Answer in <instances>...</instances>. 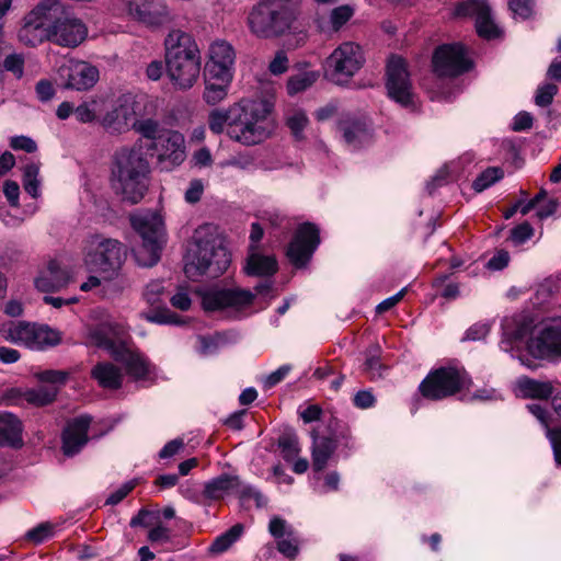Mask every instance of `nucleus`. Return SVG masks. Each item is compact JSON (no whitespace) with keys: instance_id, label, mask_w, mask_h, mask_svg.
Wrapping results in <instances>:
<instances>
[{"instance_id":"obj_54","label":"nucleus","mask_w":561,"mask_h":561,"mask_svg":"<svg viewBox=\"0 0 561 561\" xmlns=\"http://www.w3.org/2000/svg\"><path fill=\"white\" fill-rule=\"evenodd\" d=\"M254 165V158L249 153H239L221 162V167H232L240 170H250Z\"/></svg>"},{"instance_id":"obj_58","label":"nucleus","mask_w":561,"mask_h":561,"mask_svg":"<svg viewBox=\"0 0 561 561\" xmlns=\"http://www.w3.org/2000/svg\"><path fill=\"white\" fill-rule=\"evenodd\" d=\"M171 305L182 311H186L191 308L192 299L186 289L180 288L170 299Z\"/></svg>"},{"instance_id":"obj_7","label":"nucleus","mask_w":561,"mask_h":561,"mask_svg":"<svg viewBox=\"0 0 561 561\" xmlns=\"http://www.w3.org/2000/svg\"><path fill=\"white\" fill-rule=\"evenodd\" d=\"M300 0H261L251 10V32L261 38L278 37L291 28L299 13Z\"/></svg>"},{"instance_id":"obj_25","label":"nucleus","mask_w":561,"mask_h":561,"mask_svg":"<svg viewBox=\"0 0 561 561\" xmlns=\"http://www.w3.org/2000/svg\"><path fill=\"white\" fill-rule=\"evenodd\" d=\"M61 71L66 87L78 91L91 89L99 80V69L87 61H71Z\"/></svg>"},{"instance_id":"obj_39","label":"nucleus","mask_w":561,"mask_h":561,"mask_svg":"<svg viewBox=\"0 0 561 561\" xmlns=\"http://www.w3.org/2000/svg\"><path fill=\"white\" fill-rule=\"evenodd\" d=\"M39 165L37 163H28L23 169V187L33 198H37L41 194Z\"/></svg>"},{"instance_id":"obj_57","label":"nucleus","mask_w":561,"mask_h":561,"mask_svg":"<svg viewBox=\"0 0 561 561\" xmlns=\"http://www.w3.org/2000/svg\"><path fill=\"white\" fill-rule=\"evenodd\" d=\"M291 365L285 364L278 367L275 371L271 373L264 380V387L266 389H271L278 385L280 381L285 379V377L290 373Z\"/></svg>"},{"instance_id":"obj_35","label":"nucleus","mask_w":561,"mask_h":561,"mask_svg":"<svg viewBox=\"0 0 561 561\" xmlns=\"http://www.w3.org/2000/svg\"><path fill=\"white\" fill-rule=\"evenodd\" d=\"M277 446L285 461H294L300 453L299 442L293 430H285L278 437Z\"/></svg>"},{"instance_id":"obj_48","label":"nucleus","mask_w":561,"mask_h":561,"mask_svg":"<svg viewBox=\"0 0 561 561\" xmlns=\"http://www.w3.org/2000/svg\"><path fill=\"white\" fill-rule=\"evenodd\" d=\"M354 14V9L348 5H340L331 11L330 22L334 31H339Z\"/></svg>"},{"instance_id":"obj_50","label":"nucleus","mask_w":561,"mask_h":561,"mask_svg":"<svg viewBox=\"0 0 561 561\" xmlns=\"http://www.w3.org/2000/svg\"><path fill=\"white\" fill-rule=\"evenodd\" d=\"M557 93L558 87L553 83L539 85L535 95V104L540 107H546L552 103Z\"/></svg>"},{"instance_id":"obj_59","label":"nucleus","mask_w":561,"mask_h":561,"mask_svg":"<svg viewBox=\"0 0 561 561\" xmlns=\"http://www.w3.org/2000/svg\"><path fill=\"white\" fill-rule=\"evenodd\" d=\"M10 146L14 150H23L25 152H34L37 149L36 142L26 136H15L11 138Z\"/></svg>"},{"instance_id":"obj_46","label":"nucleus","mask_w":561,"mask_h":561,"mask_svg":"<svg viewBox=\"0 0 561 561\" xmlns=\"http://www.w3.org/2000/svg\"><path fill=\"white\" fill-rule=\"evenodd\" d=\"M145 318L147 321L157 324L181 325L184 323V321L179 314L169 309L152 310L150 312L145 313Z\"/></svg>"},{"instance_id":"obj_16","label":"nucleus","mask_w":561,"mask_h":561,"mask_svg":"<svg viewBox=\"0 0 561 561\" xmlns=\"http://www.w3.org/2000/svg\"><path fill=\"white\" fill-rule=\"evenodd\" d=\"M433 69L438 77H457L468 71L472 62L459 43L438 46L433 55Z\"/></svg>"},{"instance_id":"obj_62","label":"nucleus","mask_w":561,"mask_h":561,"mask_svg":"<svg viewBox=\"0 0 561 561\" xmlns=\"http://www.w3.org/2000/svg\"><path fill=\"white\" fill-rule=\"evenodd\" d=\"M288 68V58L285 51L279 50L276 53L274 59L270 62L268 70L271 73L278 76L284 73Z\"/></svg>"},{"instance_id":"obj_1","label":"nucleus","mask_w":561,"mask_h":561,"mask_svg":"<svg viewBox=\"0 0 561 561\" xmlns=\"http://www.w3.org/2000/svg\"><path fill=\"white\" fill-rule=\"evenodd\" d=\"M523 345L534 359L561 362V317L546 319L537 325L526 318L506 322L500 348L531 367V360L523 355Z\"/></svg>"},{"instance_id":"obj_33","label":"nucleus","mask_w":561,"mask_h":561,"mask_svg":"<svg viewBox=\"0 0 561 561\" xmlns=\"http://www.w3.org/2000/svg\"><path fill=\"white\" fill-rule=\"evenodd\" d=\"M277 268L278 265L275 256L263 255L259 253L257 250H253V247L250 249L244 266V271L248 275L272 276L277 272Z\"/></svg>"},{"instance_id":"obj_13","label":"nucleus","mask_w":561,"mask_h":561,"mask_svg":"<svg viewBox=\"0 0 561 561\" xmlns=\"http://www.w3.org/2000/svg\"><path fill=\"white\" fill-rule=\"evenodd\" d=\"M471 379L465 370L454 367H440L431 371L420 383L421 394L430 400H443L463 389H468Z\"/></svg>"},{"instance_id":"obj_56","label":"nucleus","mask_w":561,"mask_h":561,"mask_svg":"<svg viewBox=\"0 0 561 561\" xmlns=\"http://www.w3.org/2000/svg\"><path fill=\"white\" fill-rule=\"evenodd\" d=\"M185 448V443L183 438H174L168 442L163 448L159 451L160 459H170L173 456L178 455Z\"/></svg>"},{"instance_id":"obj_47","label":"nucleus","mask_w":561,"mask_h":561,"mask_svg":"<svg viewBox=\"0 0 561 561\" xmlns=\"http://www.w3.org/2000/svg\"><path fill=\"white\" fill-rule=\"evenodd\" d=\"M35 377L39 382L50 383L49 387H56L59 390V387L66 383L69 373L65 370L47 369L36 373Z\"/></svg>"},{"instance_id":"obj_15","label":"nucleus","mask_w":561,"mask_h":561,"mask_svg":"<svg viewBox=\"0 0 561 561\" xmlns=\"http://www.w3.org/2000/svg\"><path fill=\"white\" fill-rule=\"evenodd\" d=\"M242 501L254 500L257 507L266 505V497L254 486L244 483L238 476L222 473L204 484L202 496L206 501H220L229 495Z\"/></svg>"},{"instance_id":"obj_10","label":"nucleus","mask_w":561,"mask_h":561,"mask_svg":"<svg viewBox=\"0 0 561 561\" xmlns=\"http://www.w3.org/2000/svg\"><path fill=\"white\" fill-rule=\"evenodd\" d=\"M1 333L5 341L33 351H45L61 342L59 331L36 322H10L2 327Z\"/></svg>"},{"instance_id":"obj_55","label":"nucleus","mask_w":561,"mask_h":561,"mask_svg":"<svg viewBox=\"0 0 561 561\" xmlns=\"http://www.w3.org/2000/svg\"><path fill=\"white\" fill-rule=\"evenodd\" d=\"M135 486V481L125 482L117 490H115L107 496L105 504L117 505L134 490Z\"/></svg>"},{"instance_id":"obj_37","label":"nucleus","mask_w":561,"mask_h":561,"mask_svg":"<svg viewBox=\"0 0 561 561\" xmlns=\"http://www.w3.org/2000/svg\"><path fill=\"white\" fill-rule=\"evenodd\" d=\"M57 393L58 389L56 387L39 386L37 388L27 389L23 393V398L30 404L44 407L51 403L56 399Z\"/></svg>"},{"instance_id":"obj_31","label":"nucleus","mask_w":561,"mask_h":561,"mask_svg":"<svg viewBox=\"0 0 561 561\" xmlns=\"http://www.w3.org/2000/svg\"><path fill=\"white\" fill-rule=\"evenodd\" d=\"M516 393L522 398L545 400L552 396L553 386L550 381H541L523 376L516 380Z\"/></svg>"},{"instance_id":"obj_8","label":"nucleus","mask_w":561,"mask_h":561,"mask_svg":"<svg viewBox=\"0 0 561 561\" xmlns=\"http://www.w3.org/2000/svg\"><path fill=\"white\" fill-rule=\"evenodd\" d=\"M133 228L142 239V244L135 251L138 265L151 267L158 263L165 242L162 217L157 211H139L130 217Z\"/></svg>"},{"instance_id":"obj_44","label":"nucleus","mask_w":561,"mask_h":561,"mask_svg":"<svg viewBox=\"0 0 561 561\" xmlns=\"http://www.w3.org/2000/svg\"><path fill=\"white\" fill-rule=\"evenodd\" d=\"M231 82L206 83L203 93L204 101L209 105H216L224 101L228 95V89Z\"/></svg>"},{"instance_id":"obj_14","label":"nucleus","mask_w":561,"mask_h":561,"mask_svg":"<svg viewBox=\"0 0 561 561\" xmlns=\"http://www.w3.org/2000/svg\"><path fill=\"white\" fill-rule=\"evenodd\" d=\"M50 11V43L76 48L88 37L87 24L73 12L55 7Z\"/></svg>"},{"instance_id":"obj_34","label":"nucleus","mask_w":561,"mask_h":561,"mask_svg":"<svg viewBox=\"0 0 561 561\" xmlns=\"http://www.w3.org/2000/svg\"><path fill=\"white\" fill-rule=\"evenodd\" d=\"M336 448L335 440L327 436L313 435L312 465L316 471H322Z\"/></svg>"},{"instance_id":"obj_11","label":"nucleus","mask_w":561,"mask_h":561,"mask_svg":"<svg viewBox=\"0 0 561 561\" xmlns=\"http://www.w3.org/2000/svg\"><path fill=\"white\" fill-rule=\"evenodd\" d=\"M203 309L207 312H225L228 317L238 318L249 308L254 294L239 287L214 286L201 294Z\"/></svg>"},{"instance_id":"obj_17","label":"nucleus","mask_w":561,"mask_h":561,"mask_svg":"<svg viewBox=\"0 0 561 561\" xmlns=\"http://www.w3.org/2000/svg\"><path fill=\"white\" fill-rule=\"evenodd\" d=\"M236 50L226 39H216L208 47L206 70L209 78L219 82H231L234 75Z\"/></svg>"},{"instance_id":"obj_23","label":"nucleus","mask_w":561,"mask_h":561,"mask_svg":"<svg viewBox=\"0 0 561 561\" xmlns=\"http://www.w3.org/2000/svg\"><path fill=\"white\" fill-rule=\"evenodd\" d=\"M136 122L135 102L129 96H121L102 118V126L110 133H125Z\"/></svg>"},{"instance_id":"obj_27","label":"nucleus","mask_w":561,"mask_h":561,"mask_svg":"<svg viewBox=\"0 0 561 561\" xmlns=\"http://www.w3.org/2000/svg\"><path fill=\"white\" fill-rule=\"evenodd\" d=\"M69 279V271L62 267L58 261L51 260L48 262L47 266L39 272L34 284L38 290L50 293L65 287Z\"/></svg>"},{"instance_id":"obj_52","label":"nucleus","mask_w":561,"mask_h":561,"mask_svg":"<svg viewBox=\"0 0 561 561\" xmlns=\"http://www.w3.org/2000/svg\"><path fill=\"white\" fill-rule=\"evenodd\" d=\"M163 293L164 286L162 280L154 279L146 285L144 298L149 305L153 306L161 301V296L163 295Z\"/></svg>"},{"instance_id":"obj_29","label":"nucleus","mask_w":561,"mask_h":561,"mask_svg":"<svg viewBox=\"0 0 561 561\" xmlns=\"http://www.w3.org/2000/svg\"><path fill=\"white\" fill-rule=\"evenodd\" d=\"M22 422L10 412H0V447L14 449L23 446Z\"/></svg>"},{"instance_id":"obj_42","label":"nucleus","mask_w":561,"mask_h":561,"mask_svg":"<svg viewBox=\"0 0 561 561\" xmlns=\"http://www.w3.org/2000/svg\"><path fill=\"white\" fill-rule=\"evenodd\" d=\"M308 124H309L308 116L305 113V111H302V110L294 111L286 118V125L290 129V131L296 140L305 139L304 130L306 129Z\"/></svg>"},{"instance_id":"obj_64","label":"nucleus","mask_w":561,"mask_h":561,"mask_svg":"<svg viewBox=\"0 0 561 561\" xmlns=\"http://www.w3.org/2000/svg\"><path fill=\"white\" fill-rule=\"evenodd\" d=\"M510 254L505 250L497 251L488 262V267L493 271H501L507 266Z\"/></svg>"},{"instance_id":"obj_30","label":"nucleus","mask_w":561,"mask_h":561,"mask_svg":"<svg viewBox=\"0 0 561 561\" xmlns=\"http://www.w3.org/2000/svg\"><path fill=\"white\" fill-rule=\"evenodd\" d=\"M91 377L103 389L117 390L123 385L121 368L110 362H100L91 369Z\"/></svg>"},{"instance_id":"obj_49","label":"nucleus","mask_w":561,"mask_h":561,"mask_svg":"<svg viewBox=\"0 0 561 561\" xmlns=\"http://www.w3.org/2000/svg\"><path fill=\"white\" fill-rule=\"evenodd\" d=\"M54 535V525L50 523H41L25 534V538L35 545H39Z\"/></svg>"},{"instance_id":"obj_61","label":"nucleus","mask_w":561,"mask_h":561,"mask_svg":"<svg viewBox=\"0 0 561 561\" xmlns=\"http://www.w3.org/2000/svg\"><path fill=\"white\" fill-rule=\"evenodd\" d=\"M376 399L371 391L360 390L355 393L353 404L358 409H369L375 405Z\"/></svg>"},{"instance_id":"obj_5","label":"nucleus","mask_w":561,"mask_h":561,"mask_svg":"<svg viewBox=\"0 0 561 561\" xmlns=\"http://www.w3.org/2000/svg\"><path fill=\"white\" fill-rule=\"evenodd\" d=\"M271 110L266 101L243 99L232 104L228 136L244 146H254L264 141L271 134L268 123Z\"/></svg>"},{"instance_id":"obj_12","label":"nucleus","mask_w":561,"mask_h":561,"mask_svg":"<svg viewBox=\"0 0 561 561\" xmlns=\"http://www.w3.org/2000/svg\"><path fill=\"white\" fill-rule=\"evenodd\" d=\"M364 64L363 48L354 42H344L327 58L324 75L330 81L344 84L359 71Z\"/></svg>"},{"instance_id":"obj_24","label":"nucleus","mask_w":561,"mask_h":561,"mask_svg":"<svg viewBox=\"0 0 561 561\" xmlns=\"http://www.w3.org/2000/svg\"><path fill=\"white\" fill-rule=\"evenodd\" d=\"M270 534L276 539L277 550L286 558L294 559L299 553L300 538L284 518L274 516L268 524Z\"/></svg>"},{"instance_id":"obj_21","label":"nucleus","mask_w":561,"mask_h":561,"mask_svg":"<svg viewBox=\"0 0 561 561\" xmlns=\"http://www.w3.org/2000/svg\"><path fill=\"white\" fill-rule=\"evenodd\" d=\"M320 243L319 229L310 222L302 224L288 244L287 256L296 267H304Z\"/></svg>"},{"instance_id":"obj_22","label":"nucleus","mask_w":561,"mask_h":561,"mask_svg":"<svg viewBox=\"0 0 561 561\" xmlns=\"http://www.w3.org/2000/svg\"><path fill=\"white\" fill-rule=\"evenodd\" d=\"M454 14L459 18L474 16L476 30L480 37L492 39L500 36L501 31L494 23L492 11L485 0H467L457 3Z\"/></svg>"},{"instance_id":"obj_51","label":"nucleus","mask_w":561,"mask_h":561,"mask_svg":"<svg viewBox=\"0 0 561 561\" xmlns=\"http://www.w3.org/2000/svg\"><path fill=\"white\" fill-rule=\"evenodd\" d=\"M510 10L515 19L526 20L530 18L534 10L533 0H508Z\"/></svg>"},{"instance_id":"obj_19","label":"nucleus","mask_w":561,"mask_h":561,"mask_svg":"<svg viewBox=\"0 0 561 561\" xmlns=\"http://www.w3.org/2000/svg\"><path fill=\"white\" fill-rule=\"evenodd\" d=\"M386 87L391 100L403 107L413 104V92L407 64L403 58L392 56L387 64Z\"/></svg>"},{"instance_id":"obj_45","label":"nucleus","mask_w":561,"mask_h":561,"mask_svg":"<svg viewBox=\"0 0 561 561\" xmlns=\"http://www.w3.org/2000/svg\"><path fill=\"white\" fill-rule=\"evenodd\" d=\"M133 128L142 137L153 140V142H157L162 133L167 130L162 129L160 124L151 118H146L142 121L136 119Z\"/></svg>"},{"instance_id":"obj_41","label":"nucleus","mask_w":561,"mask_h":561,"mask_svg":"<svg viewBox=\"0 0 561 561\" xmlns=\"http://www.w3.org/2000/svg\"><path fill=\"white\" fill-rule=\"evenodd\" d=\"M231 105L227 110H213L208 116V126L214 134H221L227 127L229 130V124L231 123Z\"/></svg>"},{"instance_id":"obj_63","label":"nucleus","mask_w":561,"mask_h":561,"mask_svg":"<svg viewBox=\"0 0 561 561\" xmlns=\"http://www.w3.org/2000/svg\"><path fill=\"white\" fill-rule=\"evenodd\" d=\"M490 332V325L488 323H474L467 332L465 340L479 341L484 339Z\"/></svg>"},{"instance_id":"obj_26","label":"nucleus","mask_w":561,"mask_h":561,"mask_svg":"<svg viewBox=\"0 0 561 561\" xmlns=\"http://www.w3.org/2000/svg\"><path fill=\"white\" fill-rule=\"evenodd\" d=\"M91 417L81 415L68 423L62 433V451L66 456L78 454L88 443Z\"/></svg>"},{"instance_id":"obj_53","label":"nucleus","mask_w":561,"mask_h":561,"mask_svg":"<svg viewBox=\"0 0 561 561\" xmlns=\"http://www.w3.org/2000/svg\"><path fill=\"white\" fill-rule=\"evenodd\" d=\"M546 436L551 445L554 461L561 467V427H547Z\"/></svg>"},{"instance_id":"obj_38","label":"nucleus","mask_w":561,"mask_h":561,"mask_svg":"<svg viewBox=\"0 0 561 561\" xmlns=\"http://www.w3.org/2000/svg\"><path fill=\"white\" fill-rule=\"evenodd\" d=\"M319 78V73L313 70L302 71L291 76L287 82L288 94L295 95L310 88Z\"/></svg>"},{"instance_id":"obj_28","label":"nucleus","mask_w":561,"mask_h":561,"mask_svg":"<svg viewBox=\"0 0 561 561\" xmlns=\"http://www.w3.org/2000/svg\"><path fill=\"white\" fill-rule=\"evenodd\" d=\"M153 147L160 161L168 160L172 164H180L184 160V138L179 131L165 130L159 140L153 142Z\"/></svg>"},{"instance_id":"obj_40","label":"nucleus","mask_w":561,"mask_h":561,"mask_svg":"<svg viewBox=\"0 0 561 561\" xmlns=\"http://www.w3.org/2000/svg\"><path fill=\"white\" fill-rule=\"evenodd\" d=\"M504 173L501 168H488L483 172H481L476 180L472 182V188L477 193H481L484 190L489 188L491 185L496 183L503 178Z\"/></svg>"},{"instance_id":"obj_3","label":"nucleus","mask_w":561,"mask_h":561,"mask_svg":"<svg viewBox=\"0 0 561 561\" xmlns=\"http://www.w3.org/2000/svg\"><path fill=\"white\" fill-rule=\"evenodd\" d=\"M164 58L170 81L180 90H188L199 77L202 56L193 36L182 30L169 31L164 38Z\"/></svg>"},{"instance_id":"obj_60","label":"nucleus","mask_w":561,"mask_h":561,"mask_svg":"<svg viewBox=\"0 0 561 561\" xmlns=\"http://www.w3.org/2000/svg\"><path fill=\"white\" fill-rule=\"evenodd\" d=\"M534 233L533 227L528 222L516 226L511 231V238L516 243H524L531 238Z\"/></svg>"},{"instance_id":"obj_18","label":"nucleus","mask_w":561,"mask_h":561,"mask_svg":"<svg viewBox=\"0 0 561 561\" xmlns=\"http://www.w3.org/2000/svg\"><path fill=\"white\" fill-rule=\"evenodd\" d=\"M50 9L41 3L23 19L18 33L19 41L28 47H36L45 41L50 42Z\"/></svg>"},{"instance_id":"obj_2","label":"nucleus","mask_w":561,"mask_h":561,"mask_svg":"<svg viewBox=\"0 0 561 561\" xmlns=\"http://www.w3.org/2000/svg\"><path fill=\"white\" fill-rule=\"evenodd\" d=\"M230 264V255L224 244V238L217 226L204 224L192 236L185 256V274L196 280L208 275L218 277Z\"/></svg>"},{"instance_id":"obj_9","label":"nucleus","mask_w":561,"mask_h":561,"mask_svg":"<svg viewBox=\"0 0 561 561\" xmlns=\"http://www.w3.org/2000/svg\"><path fill=\"white\" fill-rule=\"evenodd\" d=\"M84 250L87 266L106 274L108 279L118 274L126 259V249L119 241L100 234L91 236Z\"/></svg>"},{"instance_id":"obj_43","label":"nucleus","mask_w":561,"mask_h":561,"mask_svg":"<svg viewBox=\"0 0 561 561\" xmlns=\"http://www.w3.org/2000/svg\"><path fill=\"white\" fill-rule=\"evenodd\" d=\"M25 56L22 53L12 51L3 58L1 67L4 71L11 73L15 79H21L24 75Z\"/></svg>"},{"instance_id":"obj_4","label":"nucleus","mask_w":561,"mask_h":561,"mask_svg":"<svg viewBox=\"0 0 561 561\" xmlns=\"http://www.w3.org/2000/svg\"><path fill=\"white\" fill-rule=\"evenodd\" d=\"M149 163L140 148L123 147L115 151L111 169V182L123 199L137 204L147 191L146 178Z\"/></svg>"},{"instance_id":"obj_36","label":"nucleus","mask_w":561,"mask_h":561,"mask_svg":"<svg viewBox=\"0 0 561 561\" xmlns=\"http://www.w3.org/2000/svg\"><path fill=\"white\" fill-rule=\"evenodd\" d=\"M242 533L241 524L233 525L213 541L208 548L209 552L218 554L227 551L241 537Z\"/></svg>"},{"instance_id":"obj_20","label":"nucleus","mask_w":561,"mask_h":561,"mask_svg":"<svg viewBox=\"0 0 561 561\" xmlns=\"http://www.w3.org/2000/svg\"><path fill=\"white\" fill-rule=\"evenodd\" d=\"M127 9L135 21L151 30L161 28L172 21L164 0H129Z\"/></svg>"},{"instance_id":"obj_6","label":"nucleus","mask_w":561,"mask_h":561,"mask_svg":"<svg viewBox=\"0 0 561 561\" xmlns=\"http://www.w3.org/2000/svg\"><path fill=\"white\" fill-rule=\"evenodd\" d=\"M88 339L91 344L106 351L115 362L123 364L131 377L141 379L149 374V363L140 353L127 346L121 325L99 323L89 330Z\"/></svg>"},{"instance_id":"obj_32","label":"nucleus","mask_w":561,"mask_h":561,"mask_svg":"<svg viewBox=\"0 0 561 561\" xmlns=\"http://www.w3.org/2000/svg\"><path fill=\"white\" fill-rule=\"evenodd\" d=\"M339 128L343 134L346 145L353 149L368 142L371 138L369 127L359 119L342 121Z\"/></svg>"}]
</instances>
